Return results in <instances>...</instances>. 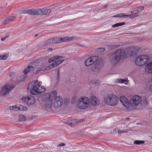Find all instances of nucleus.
I'll use <instances>...</instances> for the list:
<instances>
[{
    "mask_svg": "<svg viewBox=\"0 0 152 152\" xmlns=\"http://www.w3.org/2000/svg\"><path fill=\"white\" fill-rule=\"evenodd\" d=\"M134 49V47H131L126 48L124 52L122 51L121 50L118 49L110 57L111 63L113 65H115L117 64L120 61L122 53L124 55L130 54L131 51H133Z\"/></svg>",
    "mask_w": 152,
    "mask_h": 152,
    "instance_id": "1",
    "label": "nucleus"
},
{
    "mask_svg": "<svg viewBox=\"0 0 152 152\" xmlns=\"http://www.w3.org/2000/svg\"><path fill=\"white\" fill-rule=\"evenodd\" d=\"M27 88L31 94L34 95H38L46 90V88L44 86L40 85L37 80L30 83L28 86Z\"/></svg>",
    "mask_w": 152,
    "mask_h": 152,
    "instance_id": "2",
    "label": "nucleus"
},
{
    "mask_svg": "<svg viewBox=\"0 0 152 152\" xmlns=\"http://www.w3.org/2000/svg\"><path fill=\"white\" fill-rule=\"evenodd\" d=\"M104 101L106 104L114 106L117 104L118 101V98L113 94H109L104 99Z\"/></svg>",
    "mask_w": 152,
    "mask_h": 152,
    "instance_id": "3",
    "label": "nucleus"
},
{
    "mask_svg": "<svg viewBox=\"0 0 152 152\" xmlns=\"http://www.w3.org/2000/svg\"><path fill=\"white\" fill-rule=\"evenodd\" d=\"M150 60V58L145 55H141L137 57L135 61L136 65L139 66H143L147 64Z\"/></svg>",
    "mask_w": 152,
    "mask_h": 152,
    "instance_id": "4",
    "label": "nucleus"
},
{
    "mask_svg": "<svg viewBox=\"0 0 152 152\" xmlns=\"http://www.w3.org/2000/svg\"><path fill=\"white\" fill-rule=\"evenodd\" d=\"M141 97L138 96L136 95L133 96L130 101V106L134 107L139 104L141 102Z\"/></svg>",
    "mask_w": 152,
    "mask_h": 152,
    "instance_id": "5",
    "label": "nucleus"
},
{
    "mask_svg": "<svg viewBox=\"0 0 152 152\" xmlns=\"http://www.w3.org/2000/svg\"><path fill=\"white\" fill-rule=\"evenodd\" d=\"M23 101L27 104L28 105H31L34 104L36 99L31 96H23L22 97Z\"/></svg>",
    "mask_w": 152,
    "mask_h": 152,
    "instance_id": "6",
    "label": "nucleus"
},
{
    "mask_svg": "<svg viewBox=\"0 0 152 152\" xmlns=\"http://www.w3.org/2000/svg\"><path fill=\"white\" fill-rule=\"evenodd\" d=\"M63 103V100L62 98L60 96H56L54 102L53 103L54 107L57 109Z\"/></svg>",
    "mask_w": 152,
    "mask_h": 152,
    "instance_id": "7",
    "label": "nucleus"
},
{
    "mask_svg": "<svg viewBox=\"0 0 152 152\" xmlns=\"http://www.w3.org/2000/svg\"><path fill=\"white\" fill-rule=\"evenodd\" d=\"M12 88L11 86L8 85H4L1 91V94L2 96L6 95L12 90Z\"/></svg>",
    "mask_w": 152,
    "mask_h": 152,
    "instance_id": "8",
    "label": "nucleus"
},
{
    "mask_svg": "<svg viewBox=\"0 0 152 152\" xmlns=\"http://www.w3.org/2000/svg\"><path fill=\"white\" fill-rule=\"evenodd\" d=\"M103 64L102 62L99 61H98L94 64V68L93 69L94 74L99 72L103 67Z\"/></svg>",
    "mask_w": 152,
    "mask_h": 152,
    "instance_id": "9",
    "label": "nucleus"
},
{
    "mask_svg": "<svg viewBox=\"0 0 152 152\" xmlns=\"http://www.w3.org/2000/svg\"><path fill=\"white\" fill-rule=\"evenodd\" d=\"M97 59L96 56L89 57L85 61V64L86 66H88L95 62Z\"/></svg>",
    "mask_w": 152,
    "mask_h": 152,
    "instance_id": "10",
    "label": "nucleus"
},
{
    "mask_svg": "<svg viewBox=\"0 0 152 152\" xmlns=\"http://www.w3.org/2000/svg\"><path fill=\"white\" fill-rule=\"evenodd\" d=\"M38 12L39 15H47L50 13L51 12V10L50 9L45 8L38 9Z\"/></svg>",
    "mask_w": 152,
    "mask_h": 152,
    "instance_id": "11",
    "label": "nucleus"
},
{
    "mask_svg": "<svg viewBox=\"0 0 152 152\" xmlns=\"http://www.w3.org/2000/svg\"><path fill=\"white\" fill-rule=\"evenodd\" d=\"M84 119L79 120L78 119H68L67 120H64L63 122L64 124H74L75 123H80L84 122Z\"/></svg>",
    "mask_w": 152,
    "mask_h": 152,
    "instance_id": "12",
    "label": "nucleus"
},
{
    "mask_svg": "<svg viewBox=\"0 0 152 152\" xmlns=\"http://www.w3.org/2000/svg\"><path fill=\"white\" fill-rule=\"evenodd\" d=\"M145 71L147 74L152 73V61L146 64L145 68Z\"/></svg>",
    "mask_w": 152,
    "mask_h": 152,
    "instance_id": "13",
    "label": "nucleus"
},
{
    "mask_svg": "<svg viewBox=\"0 0 152 152\" xmlns=\"http://www.w3.org/2000/svg\"><path fill=\"white\" fill-rule=\"evenodd\" d=\"M38 10V9H30L27 11H24L23 13L24 14L27 13L32 15H39Z\"/></svg>",
    "mask_w": 152,
    "mask_h": 152,
    "instance_id": "14",
    "label": "nucleus"
},
{
    "mask_svg": "<svg viewBox=\"0 0 152 152\" xmlns=\"http://www.w3.org/2000/svg\"><path fill=\"white\" fill-rule=\"evenodd\" d=\"M63 37H54L51 38L53 44L59 43L64 42Z\"/></svg>",
    "mask_w": 152,
    "mask_h": 152,
    "instance_id": "15",
    "label": "nucleus"
},
{
    "mask_svg": "<svg viewBox=\"0 0 152 152\" xmlns=\"http://www.w3.org/2000/svg\"><path fill=\"white\" fill-rule=\"evenodd\" d=\"M77 105L80 108L84 109L86 108L88 106L87 103L83 102V101H79Z\"/></svg>",
    "mask_w": 152,
    "mask_h": 152,
    "instance_id": "16",
    "label": "nucleus"
},
{
    "mask_svg": "<svg viewBox=\"0 0 152 152\" xmlns=\"http://www.w3.org/2000/svg\"><path fill=\"white\" fill-rule=\"evenodd\" d=\"M16 15L15 14H13L12 16L5 19L4 20V22L5 23V24H7L10 22L14 21L16 19Z\"/></svg>",
    "mask_w": 152,
    "mask_h": 152,
    "instance_id": "17",
    "label": "nucleus"
},
{
    "mask_svg": "<svg viewBox=\"0 0 152 152\" xmlns=\"http://www.w3.org/2000/svg\"><path fill=\"white\" fill-rule=\"evenodd\" d=\"M52 102L51 100H49L46 102L45 104V107L47 111H49L51 108Z\"/></svg>",
    "mask_w": 152,
    "mask_h": 152,
    "instance_id": "18",
    "label": "nucleus"
},
{
    "mask_svg": "<svg viewBox=\"0 0 152 152\" xmlns=\"http://www.w3.org/2000/svg\"><path fill=\"white\" fill-rule=\"evenodd\" d=\"M61 58H63L62 56H55L50 58L48 60V62L51 63L52 62L55 61L57 59H61Z\"/></svg>",
    "mask_w": 152,
    "mask_h": 152,
    "instance_id": "19",
    "label": "nucleus"
},
{
    "mask_svg": "<svg viewBox=\"0 0 152 152\" xmlns=\"http://www.w3.org/2000/svg\"><path fill=\"white\" fill-rule=\"evenodd\" d=\"M98 100L96 98V96H93L92 99H91L90 103L92 104V105H95L98 104Z\"/></svg>",
    "mask_w": 152,
    "mask_h": 152,
    "instance_id": "20",
    "label": "nucleus"
},
{
    "mask_svg": "<svg viewBox=\"0 0 152 152\" xmlns=\"http://www.w3.org/2000/svg\"><path fill=\"white\" fill-rule=\"evenodd\" d=\"M43 66L42 65H37L35 66L34 70L37 71H44L45 68L43 69Z\"/></svg>",
    "mask_w": 152,
    "mask_h": 152,
    "instance_id": "21",
    "label": "nucleus"
},
{
    "mask_svg": "<svg viewBox=\"0 0 152 152\" xmlns=\"http://www.w3.org/2000/svg\"><path fill=\"white\" fill-rule=\"evenodd\" d=\"M58 65L55 61L53 62L51 64L47 66L45 68V70H48L49 69H52L53 68L56 67Z\"/></svg>",
    "mask_w": 152,
    "mask_h": 152,
    "instance_id": "22",
    "label": "nucleus"
},
{
    "mask_svg": "<svg viewBox=\"0 0 152 152\" xmlns=\"http://www.w3.org/2000/svg\"><path fill=\"white\" fill-rule=\"evenodd\" d=\"M129 17L130 18H132V16L131 15H125L124 13H119L114 15L113 17Z\"/></svg>",
    "mask_w": 152,
    "mask_h": 152,
    "instance_id": "23",
    "label": "nucleus"
},
{
    "mask_svg": "<svg viewBox=\"0 0 152 152\" xmlns=\"http://www.w3.org/2000/svg\"><path fill=\"white\" fill-rule=\"evenodd\" d=\"M45 57H41L38 59H37L36 60H35V61L34 62V64L37 65V64L42 62L43 61H44V60H45Z\"/></svg>",
    "mask_w": 152,
    "mask_h": 152,
    "instance_id": "24",
    "label": "nucleus"
},
{
    "mask_svg": "<svg viewBox=\"0 0 152 152\" xmlns=\"http://www.w3.org/2000/svg\"><path fill=\"white\" fill-rule=\"evenodd\" d=\"M74 38L72 37H63V39L64 40V42H67L73 40Z\"/></svg>",
    "mask_w": 152,
    "mask_h": 152,
    "instance_id": "25",
    "label": "nucleus"
},
{
    "mask_svg": "<svg viewBox=\"0 0 152 152\" xmlns=\"http://www.w3.org/2000/svg\"><path fill=\"white\" fill-rule=\"evenodd\" d=\"M138 12L137 10L136 9H135V10H133L131 12V14L132 15H131L132 16V18H135L137 16V15H136L138 13Z\"/></svg>",
    "mask_w": 152,
    "mask_h": 152,
    "instance_id": "26",
    "label": "nucleus"
},
{
    "mask_svg": "<svg viewBox=\"0 0 152 152\" xmlns=\"http://www.w3.org/2000/svg\"><path fill=\"white\" fill-rule=\"evenodd\" d=\"M18 110H20L21 111H26L28 109V108L22 105H19L18 107Z\"/></svg>",
    "mask_w": 152,
    "mask_h": 152,
    "instance_id": "27",
    "label": "nucleus"
},
{
    "mask_svg": "<svg viewBox=\"0 0 152 152\" xmlns=\"http://www.w3.org/2000/svg\"><path fill=\"white\" fill-rule=\"evenodd\" d=\"M79 101H83V102L86 103V102L87 104H88L89 103V99L88 98L85 97H83L80 99V100H79Z\"/></svg>",
    "mask_w": 152,
    "mask_h": 152,
    "instance_id": "28",
    "label": "nucleus"
},
{
    "mask_svg": "<svg viewBox=\"0 0 152 152\" xmlns=\"http://www.w3.org/2000/svg\"><path fill=\"white\" fill-rule=\"evenodd\" d=\"M45 45H48L53 44L51 38L46 40L45 42Z\"/></svg>",
    "mask_w": 152,
    "mask_h": 152,
    "instance_id": "29",
    "label": "nucleus"
},
{
    "mask_svg": "<svg viewBox=\"0 0 152 152\" xmlns=\"http://www.w3.org/2000/svg\"><path fill=\"white\" fill-rule=\"evenodd\" d=\"M91 83L95 86H98L100 83V81L98 80H93L91 81Z\"/></svg>",
    "mask_w": 152,
    "mask_h": 152,
    "instance_id": "30",
    "label": "nucleus"
},
{
    "mask_svg": "<svg viewBox=\"0 0 152 152\" xmlns=\"http://www.w3.org/2000/svg\"><path fill=\"white\" fill-rule=\"evenodd\" d=\"M125 107H129L130 106V102H129L128 100L127 99L126 100L124 103L122 104Z\"/></svg>",
    "mask_w": 152,
    "mask_h": 152,
    "instance_id": "31",
    "label": "nucleus"
},
{
    "mask_svg": "<svg viewBox=\"0 0 152 152\" xmlns=\"http://www.w3.org/2000/svg\"><path fill=\"white\" fill-rule=\"evenodd\" d=\"M145 143V141L143 140H135V141L134 143V144L136 145H140V144H144Z\"/></svg>",
    "mask_w": 152,
    "mask_h": 152,
    "instance_id": "32",
    "label": "nucleus"
},
{
    "mask_svg": "<svg viewBox=\"0 0 152 152\" xmlns=\"http://www.w3.org/2000/svg\"><path fill=\"white\" fill-rule=\"evenodd\" d=\"M26 119L25 117L23 115H21L19 116L18 120L20 121H24Z\"/></svg>",
    "mask_w": 152,
    "mask_h": 152,
    "instance_id": "33",
    "label": "nucleus"
},
{
    "mask_svg": "<svg viewBox=\"0 0 152 152\" xmlns=\"http://www.w3.org/2000/svg\"><path fill=\"white\" fill-rule=\"evenodd\" d=\"M127 99L124 96H122L120 98V102L122 103V104L124 103V102Z\"/></svg>",
    "mask_w": 152,
    "mask_h": 152,
    "instance_id": "34",
    "label": "nucleus"
},
{
    "mask_svg": "<svg viewBox=\"0 0 152 152\" xmlns=\"http://www.w3.org/2000/svg\"><path fill=\"white\" fill-rule=\"evenodd\" d=\"M10 109L11 110H13L15 111H17L18 110V107H17L16 105H14L10 107Z\"/></svg>",
    "mask_w": 152,
    "mask_h": 152,
    "instance_id": "35",
    "label": "nucleus"
},
{
    "mask_svg": "<svg viewBox=\"0 0 152 152\" xmlns=\"http://www.w3.org/2000/svg\"><path fill=\"white\" fill-rule=\"evenodd\" d=\"M144 7L141 6L139 7H138L136 9L137 10L138 12L139 13L143 10Z\"/></svg>",
    "mask_w": 152,
    "mask_h": 152,
    "instance_id": "36",
    "label": "nucleus"
},
{
    "mask_svg": "<svg viewBox=\"0 0 152 152\" xmlns=\"http://www.w3.org/2000/svg\"><path fill=\"white\" fill-rule=\"evenodd\" d=\"M57 94V92L56 91H55L52 92L50 95V97H54Z\"/></svg>",
    "mask_w": 152,
    "mask_h": 152,
    "instance_id": "37",
    "label": "nucleus"
},
{
    "mask_svg": "<svg viewBox=\"0 0 152 152\" xmlns=\"http://www.w3.org/2000/svg\"><path fill=\"white\" fill-rule=\"evenodd\" d=\"M9 54H5L1 55L2 60H4L7 59V57H8Z\"/></svg>",
    "mask_w": 152,
    "mask_h": 152,
    "instance_id": "38",
    "label": "nucleus"
},
{
    "mask_svg": "<svg viewBox=\"0 0 152 152\" xmlns=\"http://www.w3.org/2000/svg\"><path fill=\"white\" fill-rule=\"evenodd\" d=\"M64 59L63 58H62L61 60H58L57 61H56L58 66L59 65V64H61L64 61Z\"/></svg>",
    "mask_w": 152,
    "mask_h": 152,
    "instance_id": "39",
    "label": "nucleus"
},
{
    "mask_svg": "<svg viewBox=\"0 0 152 152\" xmlns=\"http://www.w3.org/2000/svg\"><path fill=\"white\" fill-rule=\"evenodd\" d=\"M120 46V45H113L110 46V48L111 49H114L117 48H118Z\"/></svg>",
    "mask_w": 152,
    "mask_h": 152,
    "instance_id": "40",
    "label": "nucleus"
},
{
    "mask_svg": "<svg viewBox=\"0 0 152 152\" xmlns=\"http://www.w3.org/2000/svg\"><path fill=\"white\" fill-rule=\"evenodd\" d=\"M130 54V56H134L137 53L134 47V49L133 50V51H131Z\"/></svg>",
    "mask_w": 152,
    "mask_h": 152,
    "instance_id": "41",
    "label": "nucleus"
},
{
    "mask_svg": "<svg viewBox=\"0 0 152 152\" xmlns=\"http://www.w3.org/2000/svg\"><path fill=\"white\" fill-rule=\"evenodd\" d=\"M35 118V117L34 115H30L29 117L26 120H28L30 121L32 119H33V118Z\"/></svg>",
    "mask_w": 152,
    "mask_h": 152,
    "instance_id": "42",
    "label": "nucleus"
},
{
    "mask_svg": "<svg viewBox=\"0 0 152 152\" xmlns=\"http://www.w3.org/2000/svg\"><path fill=\"white\" fill-rule=\"evenodd\" d=\"M117 24L118 26H122V25H125V22H121V23H117Z\"/></svg>",
    "mask_w": 152,
    "mask_h": 152,
    "instance_id": "43",
    "label": "nucleus"
},
{
    "mask_svg": "<svg viewBox=\"0 0 152 152\" xmlns=\"http://www.w3.org/2000/svg\"><path fill=\"white\" fill-rule=\"evenodd\" d=\"M34 68L35 66L33 67L31 66H28L27 67V68L28 69L29 71L33 69H34Z\"/></svg>",
    "mask_w": 152,
    "mask_h": 152,
    "instance_id": "44",
    "label": "nucleus"
},
{
    "mask_svg": "<svg viewBox=\"0 0 152 152\" xmlns=\"http://www.w3.org/2000/svg\"><path fill=\"white\" fill-rule=\"evenodd\" d=\"M128 131H122L121 130H118V133H119V134H120V133H123V132H124V133H127L128 132Z\"/></svg>",
    "mask_w": 152,
    "mask_h": 152,
    "instance_id": "45",
    "label": "nucleus"
},
{
    "mask_svg": "<svg viewBox=\"0 0 152 152\" xmlns=\"http://www.w3.org/2000/svg\"><path fill=\"white\" fill-rule=\"evenodd\" d=\"M143 103H142V104H143L144 105H146L147 103V101L146 98L144 99H143Z\"/></svg>",
    "mask_w": 152,
    "mask_h": 152,
    "instance_id": "46",
    "label": "nucleus"
},
{
    "mask_svg": "<svg viewBox=\"0 0 152 152\" xmlns=\"http://www.w3.org/2000/svg\"><path fill=\"white\" fill-rule=\"evenodd\" d=\"M98 49L99 51L101 52H102L105 50V48H99Z\"/></svg>",
    "mask_w": 152,
    "mask_h": 152,
    "instance_id": "47",
    "label": "nucleus"
},
{
    "mask_svg": "<svg viewBox=\"0 0 152 152\" xmlns=\"http://www.w3.org/2000/svg\"><path fill=\"white\" fill-rule=\"evenodd\" d=\"M126 80L123 79H120L119 80L118 82L119 83H124Z\"/></svg>",
    "mask_w": 152,
    "mask_h": 152,
    "instance_id": "48",
    "label": "nucleus"
},
{
    "mask_svg": "<svg viewBox=\"0 0 152 152\" xmlns=\"http://www.w3.org/2000/svg\"><path fill=\"white\" fill-rule=\"evenodd\" d=\"M65 144L64 143H61L58 145V147H61V146H65Z\"/></svg>",
    "mask_w": 152,
    "mask_h": 152,
    "instance_id": "49",
    "label": "nucleus"
},
{
    "mask_svg": "<svg viewBox=\"0 0 152 152\" xmlns=\"http://www.w3.org/2000/svg\"><path fill=\"white\" fill-rule=\"evenodd\" d=\"M148 89L150 91L152 92V84L149 86L148 87Z\"/></svg>",
    "mask_w": 152,
    "mask_h": 152,
    "instance_id": "50",
    "label": "nucleus"
},
{
    "mask_svg": "<svg viewBox=\"0 0 152 152\" xmlns=\"http://www.w3.org/2000/svg\"><path fill=\"white\" fill-rule=\"evenodd\" d=\"M57 74V75L56 77V79H58L59 78V71H58Z\"/></svg>",
    "mask_w": 152,
    "mask_h": 152,
    "instance_id": "51",
    "label": "nucleus"
},
{
    "mask_svg": "<svg viewBox=\"0 0 152 152\" xmlns=\"http://www.w3.org/2000/svg\"><path fill=\"white\" fill-rule=\"evenodd\" d=\"M118 27V25H117V23L113 25L112 26V27L114 28H115V27Z\"/></svg>",
    "mask_w": 152,
    "mask_h": 152,
    "instance_id": "52",
    "label": "nucleus"
},
{
    "mask_svg": "<svg viewBox=\"0 0 152 152\" xmlns=\"http://www.w3.org/2000/svg\"><path fill=\"white\" fill-rule=\"evenodd\" d=\"M14 73L13 72H10L9 73L10 76L11 77L13 75Z\"/></svg>",
    "mask_w": 152,
    "mask_h": 152,
    "instance_id": "53",
    "label": "nucleus"
},
{
    "mask_svg": "<svg viewBox=\"0 0 152 152\" xmlns=\"http://www.w3.org/2000/svg\"><path fill=\"white\" fill-rule=\"evenodd\" d=\"M28 72H29L28 70L26 69H25V70H24V71H23L24 73L25 74H27Z\"/></svg>",
    "mask_w": 152,
    "mask_h": 152,
    "instance_id": "54",
    "label": "nucleus"
},
{
    "mask_svg": "<svg viewBox=\"0 0 152 152\" xmlns=\"http://www.w3.org/2000/svg\"><path fill=\"white\" fill-rule=\"evenodd\" d=\"M7 37V36H6L4 37H3V38H1V40L2 41H4V40H5L6 39Z\"/></svg>",
    "mask_w": 152,
    "mask_h": 152,
    "instance_id": "55",
    "label": "nucleus"
},
{
    "mask_svg": "<svg viewBox=\"0 0 152 152\" xmlns=\"http://www.w3.org/2000/svg\"><path fill=\"white\" fill-rule=\"evenodd\" d=\"M108 7V5L102 7L101 9H106Z\"/></svg>",
    "mask_w": 152,
    "mask_h": 152,
    "instance_id": "56",
    "label": "nucleus"
},
{
    "mask_svg": "<svg viewBox=\"0 0 152 152\" xmlns=\"http://www.w3.org/2000/svg\"><path fill=\"white\" fill-rule=\"evenodd\" d=\"M118 130V129H114V130H113V133H116V132H117V130Z\"/></svg>",
    "mask_w": 152,
    "mask_h": 152,
    "instance_id": "57",
    "label": "nucleus"
},
{
    "mask_svg": "<svg viewBox=\"0 0 152 152\" xmlns=\"http://www.w3.org/2000/svg\"><path fill=\"white\" fill-rule=\"evenodd\" d=\"M77 45L79 46H81V47H84V45H80L79 44H77Z\"/></svg>",
    "mask_w": 152,
    "mask_h": 152,
    "instance_id": "58",
    "label": "nucleus"
},
{
    "mask_svg": "<svg viewBox=\"0 0 152 152\" xmlns=\"http://www.w3.org/2000/svg\"><path fill=\"white\" fill-rule=\"evenodd\" d=\"M53 50L52 48H49L48 49V51H50Z\"/></svg>",
    "mask_w": 152,
    "mask_h": 152,
    "instance_id": "59",
    "label": "nucleus"
},
{
    "mask_svg": "<svg viewBox=\"0 0 152 152\" xmlns=\"http://www.w3.org/2000/svg\"><path fill=\"white\" fill-rule=\"evenodd\" d=\"M38 36V34H36L35 35V36H34V37H36L37 36Z\"/></svg>",
    "mask_w": 152,
    "mask_h": 152,
    "instance_id": "60",
    "label": "nucleus"
},
{
    "mask_svg": "<svg viewBox=\"0 0 152 152\" xmlns=\"http://www.w3.org/2000/svg\"><path fill=\"white\" fill-rule=\"evenodd\" d=\"M0 60H2L1 55H0Z\"/></svg>",
    "mask_w": 152,
    "mask_h": 152,
    "instance_id": "61",
    "label": "nucleus"
},
{
    "mask_svg": "<svg viewBox=\"0 0 152 152\" xmlns=\"http://www.w3.org/2000/svg\"><path fill=\"white\" fill-rule=\"evenodd\" d=\"M127 119H129V118H126Z\"/></svg>",
    "mask_w": 152,
    "mask_h": 152,
    "instance_id": "62",
    "label": "nucleus"
}]
</instances>
